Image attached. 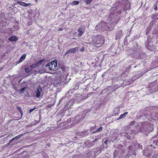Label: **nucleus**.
<instances>
[{"mask_svg": "<svg viewBox=\"0 0 158 158\" xmlns=\"http://www.w3.org/2000/svg\"><path fill=\"white\" fill-rule=\"evenodd\" d=\"M84 50H85V48L83 47H82L80 50V51L81 52H82L83 51H84Z\"/></svg>", "mask_w": 158, "mask_h": 158, "instance_id": "473e14b6", "label": "nucleus"}, {"mask_svg": "<svg viewBox=\"0 0 158 158\" xmlns=\"http://www.w3.org/2000/svg\"><path fill=\"white\" fill-rule=\"evenodd\" d=\"M17 109L18 110V111H19L20 114L22 115L23 114V112L21 108L19 106H17L16 107Z\"/></svg>", "mask_w": 158, "mask_h": 158, "instance_id": "4468645a", "label": "nucleus"}, {"mask_svg": "<svg viewBox=\"0 0 158 158\" xmlns=\"http://www.w3.org/2000/svg\"><path fill=\"white\" fill-rule=\"evenodd\" d=\"M104 143H106V142H104Z\"/></svg>", "mask_w": 158, "mask_h": 158, "instance_id": "a18cd8bd", "label": "nucleus"}, {"mask_svg": "<svg viewBox=\"0 0 158 158\" xmlns=\"http://www.w3.org/2000/svg\"><path fill=\"white\" fill-rule=\"evenodd\" d=\"M137 143L138 144V145H140V144L138 143L137 142Z\"/></svg>", "mask_w": 158, "mask_h": 158, "instance_id": "58836bf2", "label": "nucleus"}, {"mask_svg": "<svg viewBox=\"0 0 158 158\" xmlns=\"http://www.w3.org/2000/svg\"><path fill=\"white\" fill-rule=\"evenodd\" d=\"M69 92H67V93L65 95V98H68L69 97Z\"/></svg>", "mask_w": 158, "mask_h": 158, "instance_id": "cd10ccee", "label": "nucleus"}, {"mask_svg": "<svg viewBox=\"0 0 158 158\" xmlns=\"http://www.w3.org/2000/svg\"><path fill=\"white\" fill-rule=\"evenodd\" d=\"M17 40V37L15 36H11L8 39L9 40L12 42H16Z\"/></svg>", "mask_w": 158, "mask_h": 158, "instance_id": "0eeeda50", "label": "nucleus"}, {"mask_svg": "<svg viewBox=\"0 0 158 158\" xmlns=\"http://www.w3.org/2000/svg\"><path fill=\"white\" fill-rule=\"evenodd\" d=\"M135 123V122L134 121H133L131 122V123H130L129 125H134Z\"/></svg>", "mask_w": 158, "mask_h": 158, "instance_id": "c85d7f7f", "label": "nucleus"}, {"mask_svg": "<svg viewBox=\"0 0 158 158\" xmlns=\"http://www.w3.org/2000/svg\"><path fill=\"white\" fill-rule=\"evenodd\" d=\"M158 156L157 155L155 157V156H152V157H153V158H157V156Z\"/></svg>", "mask_w": 158, "mask_h": 158, "instance_id": "c9c22d12", "label": "nucleus"}, {"mask_svg": "<svg viewBox=\"0 0 158 158\" xmlns=\"http://www.w3.org/2000/svg\"><path fill=\"white\" fill-rule=\"evenodd\" d=\"M143 155L147 157H149L151 155V153L148 151H144Z\"/></svg>", "mask_w": 158, "mask_h": 158, "instance_id": "6e6552de", "label": "nucleus"}, {"mask_svg": "<svg viewBox=\"0 0 158 158\" xmlns=\"http://www.w3.org/2000/svg\"><path fill=\"white\" fill-rule=\"evenodd\" d=\"M63 30V28H61V27H60V28H59V29L58 30V31H62Z\"/></svg>", "mask_w": 158, "mask_h": 158, "instance_id": "72a5a7b5", "label": "nucleus"}, {"mask_svg": "<svg viewBox=\"0 0 158 158\" xmlns=\"http://www.w3.org/2000/svg\"><path fill=\"white\" fill-rule=\"evenodd\" d=\"M61 101H62V100L61 99H60V101H59V102H60Z\"/></svg>", "mask_w": 158, "mask_h": 158, "instance_id": "79ce46f5", "label": "nucleus"}, {"mask_svg": "<svg viewBox=\"0 0 158 158\" xmlns=\"http://www.w3.org/2000/svg\"><path fill=\"white\" fill-rule=\"evenodd\" d=\"M57 65V63L55 61H53L51 62L48 63L46 65V66L48 67V68L50 70L54 71V70L56 69Z\"/></svg>", "mask_w": 158, "mask_h": 158, "instance_id": "f03ea898", "label": "nucleus"}, {"mask_svg": "<svg viewBox=\"0 0 158 158\" xmlns=\"http://www.w3.org/2000/svg\"><path fill=\"white\" fill-rule=\"evenodd\" d=\"M84 1L87 5H88L92 1V0H84Z\"/></svg>", "mask_w": 158, "mask_h": 158, "instance_id": "a211bd4d", "label": "nucleus"}, {"mask_svg": "<svg viewBox=\"0 0 158 158\" xmlns=\"http://www.w3.org/2000/svg\"><path fill=\"white\" fill-rule=\"evenodd\" d=\"M31 5L30 3H25V7H27L30 6Z\"/></svg>", "mask_w": 158, "mask_h": 158, "instance_id": "7c9ffc66", "label": "nucleus"}, {"mask_svg": "<svg viewBox=\"0 0 158 158\" xmlns=\"http://www.w3.org/2000/svg\"><path fill=\"white\" fill-rule=\"evenodd\" d=\"M42 91V89L41 88H39L37 89V90L36 92V97L39 98L41 94L40 93H41Z\"/></svg>", "mask_w": 158, "mask_h": 158, "instance_id": "423d86ee", "label": "nucleus"}, {"mask_svg": "<svg viewBox=\"0 0 158 158\" xmlns=\"http://www.w3.org/2000/svg\"><path fill=\"white\" fill-rule=\"evenodd\" d=\"M116 138L114 139V140H117V137H116Z\"/></svg>", "mask_w": 158, "mask_h": 158, "instance_id": "4c0bfd02", "label": "nucleus"}, {"mask_svg": "<svg viewBox=\"0 0 158 158\" xmlns=\"http://www.w3.org/2000/svg\"><path fill=\"white\" fill-rule=\"evenodd\" d=\"M157 129H158V131H157V132H158V127Z\"/></svg>", "mask_w": 158, "mask_h": 158, "instance_id": "09e8293b", "label": "nucleus"}, {"mask_svg": "<svg viewBox=\"0 0 158 158\" xmlns=\"http://www.w3.org/2000/svg\"><path fill=\"white\" fill-rule=\"evenodd\" d=\"M26 55L25 54H23L21 57L19 62L20 63L22 62L26 58Z\"/></svg>", "mask_w": 158, "mask_h": 158, "instance_id": "9d476101", "label": "nucleus"}, {"mask_svg": "<svg viewBox=\"0 0 158 158\" xmlns=\"http://www.w3.org/2000/svg\"><path fill=\"white\" fill-rule=\"evenodd\" d=\"M27 88L26 87H24L22 88L19 89V91L22 93H23L24 92L25 90Z\"/></svg>", "mask_w": 158, "mask_h": 158, "instance_id": "6ab92c4d", "label": "nucleus"}, {"mask_svg": "<svg viewBox=\"0 0 158 158\" xmlns=\"http://www.w3.org/2000/svg\"><path fill=\"white\" fill-rule=\"evenodd\" d=\"M1 44H0V47H1Z\"/></svg>", "mask_w": 158, "mask_h": 158, "instance_id": "37998d69", "label": "nucleus"}, {"mask_svg": "<svg viewBox=\"0 0 158 158\" xmlns=\"http://www.w3.org/2000/svg\"><path fill=\"white\" fill-rule=\"evenodd\" d=\"M17 3L19 4L22 6H25V3L24 2L22 1H18Z\"/></svg>", "mask_w": 158, "mask_h": 158, "instance_id": "f3484780", "label": "nucleus"}, {"mask_svg": "<svg viewBox=\"0 0 158 158\" xmlns=\"http://www.w3.org/2000/svg\"><path fill=\"white\" fill-rule=\"evenodd\" d=\"M16 139V137L13 138L12 139H11L10 140V141L9 143H11V142H12V141L15 140Z\"/></svg>", "mask_w": 158, "mask_h": 158, "instance_id": "c756f323", "label": "nucleus"}, {"mask_svg": "<svg viewBox=\"0 0 158 158\" xmlns=\"http://www.w3.org/2000/svg\"><path fill=\"white\" fill-rule=\"evenodd\" d=\"M54 104H53L52 105H48L47 106V107L48 108H51V106H53L54 105Z\"/></svg>", "mask_w": 158, "mask_h": 158, "instance_id": "2f4dec72", "label": "nucleus"}, {"mask_svg": "<svg viewBox=\"0 0 158 158\" xmlns=\"http://www.w3.org/2000/svg\"><path fill=\"white\" fill-rule=\"evenodd\" d=\"M127 114H128L127 112V111L125 112L123 114H121L120 115L119 118H118L117 119L119 120L121 118H124L127 115Z\"/></svg>", "mask_w": 158, "mask_h": 158, "instance_id": "1a4fd4ad", "label": "nucleus"}, {"mask_svg": "<svg viewBox=\"0 0 158 158\" xmlns=\"http://www.w3.org/2000/svg\"><path fill=\"white\" fill-rule=\"evenodd\" d=\"M153 143L158 146V139L157 141L155 140L153 141Z\"/></svg>", "mask_w": 158, "mask_h": 158, "instance_id": "393cba45", "label": "nucleus"}, {"mask_svg": "<svg viewBox=\"0 0 158 158\" xmlns=\"http://www.w3.org/2000/svg\"><path fill=\"white\" fill-rule=\"evenodd\" d=\"M104 143H106V142H104Z\"/></svg>", "mask_w": 158, "mask_h": 158, "instance_id": "49530a36", "label": "nucleus"}, {"mask_svg": "<svg viewBox=\"0 0 158 158\" xmlns=\"http://www.w3.org/2000/svg\"><path fill=\"white\" fill-rule=\"evenodd\" d=\"M44 60H40V61H38V62H36L35 64V65L36 67L38 66L43 62V61H44Z\"/></svg>", "mask_w": 158, "mask_h": 158, "instance_id": "9b49d317", "label": "nucleus"}, {"mask_svg": "<svg viewBox=\"0 0 158 158\" xmlns=\"http://www.w3.org/2000/svg\"><path fill=\"white\" fill-rule=\"evenodd\" d=\"M78 47H75L69 49L66 52L64 55L65 56L69 53H75L78 51Z\"/></svg>", "mask_w": 158, "mask_h": 158, "instance_id": "7ed1b4c3", "label": "nucleus"}, {"mask_svg": "<svg viewBox=\"0 0 158 158\" xmlns=\"http://www.w3.org/2000/svg\"><path fill=\"white\" fill-rule=\"evenodd\" d=\"M93 156L92 154L90 152H88L85 155V157L86 158H90L92 157Z\"/></svg>", "mask_w": 158, "mask_h": 158, "instance_id": "f8f14e48", "label": "nucleus"}, {"mask_svg": "<svg viewBox=\"0 0 158 158\" xmlns=\"http://www.w3.org/2000/svg\"><path fill=\"white\" fill-rule=\"evenodd\" d=\"M29 67L31 68H35L36 67L35 63L34 64H33L32 65H30Z\"/></svg>", "mask_w": 158, "mask_h": 158, "instance_id": "a878e982", "label": "nucleus"}, {"mask_svg": "<svg viewBox=\"0 0 158 158\" xmlns=\"http://www.w3.org/2000/svg\"><path fill=\"white\" fill-rule=\"evenodd\" d=\"M9 136V135H8L7 136V137H8V136Z\"/></svg>", "mask_w": 158, "mask_h": 158, "instance_id": "8fccbe9b", "label": "nucleus"}, {"mask_svg": "<svg viewBox=\"0 0 158 158\" xmlns=\"http://www.w3.org/2000/svg\"><path fill=\"white\" fill-rule=\"evenodd\" d=\"M35 1L36 3L38 2V0H35Z\"/></svg>", "mask_w": 158, "mask_h": 158, "instance_id": "e433bc0d", "label": "nucleus"}, {"mask_svg": "<svg viewBox=\"0 0 158 158\" xmlns=\"http://www.w3.org/2000/svg\"><path fill=\"white\" fill-rule=\"evenodd\" d=\"M102 127H100L98 129V130H96V131H94L93 132V133H96L97 132L101 131H102Z\"/></svg>", "mask_w": 158, "mask_h": 158, "instance_id": "412c9836", "label": "nucleus"}, {"mask_svg": "<svg viewBox=\"0 0 158 158\" xmlns=\"http://www.w3.org/2000/svg\"><path fill=\"white\" fill-rule=\"evenodd\" d=\"M104 143H106V142H104Z\"/></svg>", "mask_w": 158, "mask_h": 158, "instance_id": "de8ad7c7", "label": "nucleus"}, {"mask_svg": "<svg viewBox=\"0 0 158 158\" xmlns=\"http://www.w3.org/2000/svg\"><path fill=\"white\" fill-rule=\"evenodd\" d=\"M32 69L29 68H26L25 69V72L27 73H29L32 71Z\"/></svg>", "mask_w": 158, "mask_h": 158, "instance_id": "dca6fc26", "label": "nucleus"}, {"mask_svg": "<svg viewBox=\"0 0 158 158\" xmlns=\"http://www.w3.org/2000/svg\"><path fill=\"white\" fill-rule=\"evenodd\" d=\"M94 93L93 92H91L87 94L86 98H89L90 96H93L94 94Z\"/></svg>", "mask_w": 158, "mask_h": 158, "instance_id": "aec40b11", "label": "nucleus"}, {"mask_svg": "<svg viewBox=\"0 0 158 158\" xmlns=\"http://www.w3.org/2000/svg\"><path fill=\"white\" fill-rule=\"evenodd\" d=\"M92 44L96 47L99 48L104 44L105 40L101 35H97L92 38Z\"/></svg>", "mask_w": 158, "mask_h": 158, "instance_id": "f257e3e1", "label": "nucleus"}, {"mask_svg": "<svg viewBox=\"0 0 158 158\" xmlns=\"http://www.w3.org/2000/svg\"><path fill=\"white\" fill-rule=\"evenodd\" d=\"M36 108H37V107H36V106H35L33 108L30 109L29 110V113H31V112H32Z\"/></svg>", "mask_w": 158, "mask_h": 158, "instance_id": "5701e85b", "label": "nucleus"}, {"mask_svg": "<svg viewBox=\"0 0 158 158\" xmlns=\"http://www.w3.org/2000/svg\"><path fill=\"white\" fill-rule=\"evenodd\" d=\"M104 91V90H103L101 92V94H102V92H103V91Z\"/></svg>", "mask_w": 158, "mask_h": 158, "instance_id": "a19ab883", "label": "nucleus"}, {"mask_svg": "<svg viewBox=\"0 0 158 158\" xmlns=\"http://www.w3.org/2000/svg\"><path fill=\"white\" fill-rule=\"evenodd\" d=\"M152 18L154 19H158V14L156 13L155 14L152 15Z\"/></svg>", "mask_w": 158, "mask_h": 158, "instance_id": "ddd939ff", "label": "nucleus"}, {"mask_svg": "<svg viewBox=\"0 0 158 158\" xmlns=\"http://www.w3.org/2000/svg\"><path fill=\"white\" fill-rule=\"evenodd\" d=\"M116 39H118L121 38L122 35V31L121 30L118 31L115 34Z\"/></svg>", "mask_w": 158, "mask_h": 158, "instance_id": "39448f33", "label": "nucleus"}, {"mask_svg": "<svg viewBox=\"0 0 158 158\" xmlns=\"http://www.w3.org/2000/svg\"><path fill=\"white\" fill-rule=\"evenodd\" d=\"M149 146H150V147H152V144L151 145H149Z\"/></svg>", "mask_w": 158, "mask_h": 158, "instance_id": "ea45409f", "label": "nucleus"}, {"mask_svg": "<svg viewBox=\"0 0 158 158\" xmlns=\"http://www.w3.org/2000/svg\"><path fill=\"white\" fill-rule=\"evenodd\" d=\"M154 9L155 10H157V6L156 4H155L154 5Z\"/></svg>", "mask_w": 158, "mask_h": 158, "instance_id": "bb28decb", "label": "nucleus"}, {"mask_svg": "<svg viewBox=\"0 0 158 158\" xmlns=\"http://www.w3.org/2000/svg\"><path fill=\"white\" fill-rule=\"evenodd\" d=\"M153 47H154L152 48H152L151 47H150L149 46H148V48L149 50H152L153 51H155V50H154V49H156V48L154 46H153Z\"/></svg>", "mask_w": 158, "mask_h": 158, "instance_id": "b1692460", "label": "nucleus"}, {"mask_svg": "<svg viewBox=\"0 0 158 158\" xmlns=\"http://www.w3.org/2000/svg\"><path fill=\"white\" fill-rule=\"evenodd\" d=\"M24 134H25V133L21 134L19 135H18V136H16L15 137H16V139H19Z\"/></svg>", "mask_w": 158, "mask_h": 158, "instance_id": "4be33fe9", "label": "nucleus"}, {"mask_svg": "<svg viewBox=\"0 0 158 158\" xmlns=\"http://www.w3.org/2000/svg\"><path fill=\"white\" fill-rule=\"evenodd\" d=\"M85 27L84 26H82L81 27H79L78 30V32L77 34L78 37H81L83 34L85 30Z\"/></svg>", "mask_w": 158, "mask_h": 158, "instance_id": "20e7f679", "label": "nucleus"}, {"mask_svg": "<svg viewBox=\"0 0 158 158\" xmlns=\"http://www.w3.org/2000/svg\"><path fill=\"white\" fill-rule=\"evenodd\" d=\"M70 98H71V97H69V99Z\"/></svg>", "mask_w": 158, "mask_h": 158, "instance_id": "c03bdc74", "label": "nucleus"}, {"mask_svg": "<svg viewBox=\"0 0 158 158\" xmlns=\"http://www.w3.org/2000/svg\"><path fill=\"white\" fill-rule=\"evenodd\" d=\"M79 3V1H74L71 3V4L73 5H78Z\"/></svg>", "mask_w": 158, "mask_h": 158, "instance_id": "2eb2a0df", "label": "nucleus"}, {"mask_svg": "<svg viewBox=\"0 0 158 158\" xmlns=\"http://www.w3.org/2000/svg\"><path fill=\"white\" fill-rule=\"evenodd\" d=\"M132 148V147L131 146H129L128 147V149L129 150H131Z\"/></svg>", "mask_w": 158, "mask_h": 158, "instance_id": "f704fd0d", "label": "nucleus"}]
</instances>
